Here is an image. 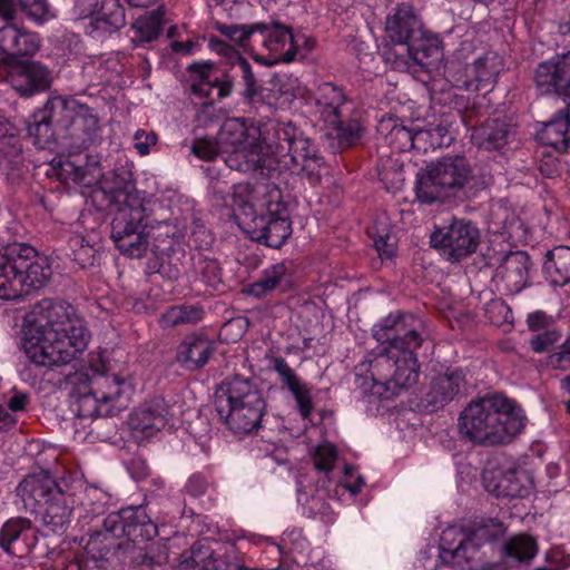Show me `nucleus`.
<instances>
[{"instance_id":"28","label":"nucleus","mask_w":570,"mask_h":570,"mask_svg":"<svg viewBox=\"0 0 570 570\" xmlns=\"http://www.w3.org/2000/svg\"><path fill=\"white\" fill-rule=\"evenodd\" d=\"M422 29V23L410 3L397 4L386 17L385 31L395 45H407Z\"/></svg>"},{"instance_id":"62","label":"nucleus","mask_w":570,"mask_h":570,"mask_svg":"<svg viewBox=\"0 0 570 570\" xmlns=\"http://www.w3.org/2000/svg\"><path fill=\"white\" fill-rule=\"evenodd\" d=\"M177 229L175 226L167 222L158 223L157 225V233L154 234V238L156 240H161L163 243H167L166 246L163 247V249H168L171 247L174 243V238L177 236Z\"/></svg>"},{"instance_id":"21","label":"nucleus","mask_w":570,"mask_h":570,"mask_svg":"<svg viewBox=\"0 0 570 570\" xmlns=\"http://www.w3.org/2000/svg\"><path fill=\"white\" fill-rule=\"evenodd\" d=\"M482 481L485 490L498 498H523L533 489L532 475L522 469L485 470Z\"/></svg>"},{"instance_id":"64","label":"nucleus","mask_w":570,"mask_h":570,"mask_svg":"<svg viewBox=\"0 0 570 570\" xmlns=\"http://www.w3.org/2000/svg\"><path fill=\"white\" fill-rule=\"evenodd\" d=\"M549 365L553 368L569 370L570 368V353L564 348H560L549 356Z\"/></svg>"},{"instance_id":"39","label":"nucleus","mask_w":570,"mask_h":570,"mask_svg":"<svg viewBox=\"0 0 570 570\" xmlns=\"http://www.w3.org/2000/svg\"><path fill=\"white\" fill-rule=\"evenodd\" d=\"M465 376L462 370H449L435 377L428 394V403L438 407L452 401L464 387Z\"/></svg>"},{"instance_id":"23","label":"nucleus","mask_w":570,"mask_h":570,"mask_svg":"<svg viewBox=\"0 0 570 570\" xmlns=\"http://www.w3.org/2000/svg\"><path fill=\"white\" fill-rule=\"evenodd\" d=\"M535 83L542 95L558 92L570 95V51L539 65Z\"/></svg>"},{"instance_id":"49","label":"nucleus","mask_w":570,"mask_h":570,"mask_svg":"<svg viewBox=\"0 0 570 570\" xmlns=\"http://www.w3.org/2000/svg\"><path fill=\"white\" fill-rule=\"evenodd\" d=\"M204 311L195 305H178L169 307L161 314L159 323L163 327H173L179 324H191L203 320Z\"/></svg>"},{"instance_id":"2","label":"nucleus","mask_w":570,"mask_h":570,"mask_svg":"<svg viewBox=\"0 0 570 570\" xmlns=\"http://www.w3.org/2000/svg\"><path fill=\"white\" fill-rule=\"evenodd\" d=\"M53 116L63 122L62 145L69 148V155L56 157L50 161L49 176L57 177L65 185L81 188L106 190L99 155H80L72 150L86 149L101 139V127L95 110L79 100L65 97H50Z\"/></svg>"},{"instance_id":"47","label":"nucleus","mask_w":570,"mask_h":570,"mask_svg":"<svg viewBox=\"0 0 570 570\" xmlns=\"http://www.w3.org/2000/svg\"><path fill=\"white\" fill-rule=\"evenodd\" d=\"M502 550L507 558L520 563H529L538 554L539 547L532 535L520 533L508 539Z\"/></svg>"},{"instance_id":"59","label":"nucleus","mask_w":570,"mask_h":570,"mask_svg":"<svg viewBox=\"0 0 570 570\" xmlns=\"http://www.w3.org/2000/svg\"><path fill=\"white\" fill-rule=\"evenodd\" d=\"M560 338V334L556 331H544L534 335L530 341L531 348L537 353L548 351Z\"/></svg>"},{"instance_id":"6","label":"nucleus","mask_w":570,"mask_h":570,"mask_svg":"<svg viewBox=\"0 0 570 570\" xmlns=\"http://www.w3.org/2000/svg\"><path fill=\"white\" fill-rule=\"evenodd\" d=\"M92 370V375L73 390L72 411L82 419L117 415L127 407L135 391L134 377L105 355Z\"/></svg>"},{"instance_id":"16","label":"nucleus","mask_w":570,"mask_h":570,"mask_svg":"<svg viewBox=\"0 0 570 570\" xmlns=\"http://www.w3.org/2000/svg\"><path fill=\"white\" fill-rule=\"evenodd\" d=\"M479 549L480 543L474 540L470 530L454 524L445 528L441 533L439 559L443 566L456 570H470Z\"/></svg>"},{"instance_id":"57","label":"nucleus","mask_w":570,"mask_h":570,"mask_svg":"<svg viewBox=\"0 0 570 570\" xmlns=\"http://www.w3.org/2000/svg\"><path fill=\"white\" fill-rule=\"evenodd\" d=\"M306 546L302 530L297 528L286 530L281 537V543L277 546L281 553L289 551H302Z\"/></svg>"},{"instance_id":"37","label":"nucleus","mask_w":570,"mask_h":570,"mask_svg":"<svg viewBox=\"0 0 570 570\" xmlns=\"http://www.w3.org/2000/svg\"><path fill=\"white\" fill-rule=\"evenodd\" d=\"M208 46L212 51L223 57L232 68H237L239 70L245 83L244 96L247 98L254 97L256 94V79L249 62L239 53V51L217 37H210Z\"/></svg>"},{"instance_id":"44","label":"nucleus","mask_w":570,"mask_h":570,"mask_svg":"<svg viewBox=\"0 0 570 570\" xmlns=\"http://www.w3.org/2000/svg\"><path fill=\"white\" fill-rule=\"evenodd\" d=\"M261 23L252 24H226L222 22L215 23V29L252 56L256 51L257 36Z\"/></svg>"},{"instance_id":"26","label":"nucleus","mask_w":570,"mask_h":570,"mask_svg":"<svg viewBox=\"0 0 570 570\" xmlns=\"http://www.w3.org/2000/svg\"><path fill=\"white\" fill-rule=\"evenodd\" d=\"M222 155L227 167L240 173H254L264 168L271 171L273 168L267 144L223 148Z\"/></svg>"},{"instance_id":"14","label":"nucleus","mask_w":570,"mask_h":570,"mask_svg":"<svg viewBox=\"0 0 570 570\" xmlns=\"http://www.w3.org/2000/svg\"><path fill=\"white\" fill-rule=\"evenodd\" d=\"M257 43H261L267 53L255 51L253 59L264 66L291 62L303 47L307 50L313 47V41L304 35H293L288 28L281 24L267 26L264 23H261Z\"/></svg>"},{"instance_id":"31","label":"nucleus","mask_w":570,"mask_h":570,"mask_svg":"<svg viewBox=\"0 0 570 570\" xmlns=\"http://www.w3.org/2000/svg\"><path fill=\"white\" fill-rule=\"evenodd\" d=\"M273 368L279 375L284 385L287 386L294 396L301 416L306 420L313 411V402L309 386L303 382L295 371L282 357H276Z\"/></svg>"},{"instance_id":"36","label":"nucleus","mask_w":570,"mask_h":570,"mask_svg":"<svg viewBox=\"0 0 570 570\" xmlns=\"http://www.w3.org/2000/svg\"><path fill=\"white\" fill-rule=\"evenodd\" d=\"M23 263L16 259L13 246L0 254V299H16L24 294L22 276L19 271Z\"/></svg>"},{"instance_id":"33","label":"nucleus","mask_w":570,"mask_h":570,"mask_svg":"<svg viewBox=\"0 0 570 570\" xmlns=\"http://www.w3.org/2000/svg\"><path fill=\"white\" fill-rule=\"evenodd\" d=\"M194 76L193 92L209 97L214 91L222 99L230 95L233 85L229 80H219L212 62H195L190 66Z\"/></svg>"},{"instance_id":"63","label":"nucleus","mask_w":570,"mask_h":570,"mask_svg":"<svg viewBox=\"0 0 570 570\" xmlns=\"http://www.w3.org/2000/svg\"><path fill=\"white\" fill-rule=\"evenodd\" d=\"M391 237L389 235L379 236L374 239V246L382 259L392 258L395 254L394 244L390 242Z\"/></svg>"},{"instance_id":"52","label":"nucleus","mask_w":570,"mask_h":570,"mask_svg":"<svg viewBox=\"0 0 570 570\" xmlns=\"http://www.w3.org/2000/svg\"><path fill=\"white\" fill-rule=\"evenodd\" d=\"M90 242L89 236L80 234L76 226L75 235L69 238V247L75 262L82 268L91 266L95 261L96 250Z\"/></svg>"},{"instance_id":"5","label":"nucleus","mask_w":570,"mask_h":570,"mask_svg":"<svg viewBox=\"0 0 570 570\" xmlns=\"http://www.w3.org/2000/svg\"><path fill=\"white\" fill-rule=\"evenodd\" d=\"M102 527L104 530L81 539L83 554L75 558L66 570H117L112 561L115 539L127 538L136 543L153 540L158 534L157 525L142 505L110 512Z\"/></svg>"},{"instance_id":"8","label":"nucleus","mask_w":570,"mask_h":570,"mask_svg":"<svg viewBox=\"0 0 570 570\" xmlns=\"http://www.w3.org/2000/svg\"><path fill=\"white\" fill-rule=\"evenodd\" d=\"M219 417L235 433H249L261 426L266 401L257 382L247 376L227 377L216 392Z\"/></svg>"},{"instance_id":"60","label":"nucleus","mask_w":570,"mask_h":570,"mask_svg":"<svg viewBox=\"0 0 570 570\" xmlns=\"http://www.w3.org/2000/svg\"><path fill=\"white\" fill-rule=\"evenodd\" d=\"M134 147L140 156L150 153L153 146L156 145L157 137L151 131L138 130L134 136Z\"/></svg>"},{"instance_id":"56","label":"nucleus","mask_w":570,"mask_h":570,"mask_svg":"<svg viewBox=\"0 0 570 570\" xmlns=\"http://www.w3.org/2000/svg\"><path fill=\"white\" fill-rule=\"evenodd\" d=\"M23 12L37 23L52 18L47 0H19Z\"/></svg>"},{"instance_id":"3","label":"nucleus","mask_w":570,"mask_h":570,"mask_svg":"<svg viewBox=\"0 0 570 570\" xmlns=\"http://www.w3.org/2000/svg\"><path fill=\"white\" fill-rule=\"evenodd\" d=\"M373 336L386 346L370 362L371 394L391 399L414 386L420 376L414 351L422 343L417 332L406 327L402 314L391 313L373 326Z\"/></svg>"},{"instance_id":"18","label":"nucleus","mask_w":570,"mask_h":570,"mask_svg":"<svg viewBox=\"0 0 570 570\" xmlns=\"http://www.w3.org/2000/svg\"><path fill=\"white\" fill-rule=\"evenodd\" d=\"M128 425L132 438L140 443L164 429L174 428L175 422L166 402L163 399H155L134 409Z\"/></svg>"},{"instance_id":"4","label":"nucleus","mask_w":570,"mask_h":570,"mask_svg":"<svg viewBox=\"0 0 570 570\" xmlns=\"http://www.w3.org/2000/svg\"><path fill=\"white\" fill-rule=\"evenodd\" d=\"M228 205L238 227L254 240L279 248L292 235L287 204L275 185L238 183Z\"/></svg>"},{"instance_id":"1","label":"nucleus","mask_w":570,"mask_h":570,"mask_svg":"<svg viewBox=\"0 0 570 570\" xmlns=\"http://www.w3.org/2000/svg\"><path fill=\"white\" fill-rule=\"evenodd\" d=\"M90 332L76 308L65 301L42 299L27 316L21 346L37 366H62L88 347Z\"/></svg>"},{"instance_id":"38","label":"nucleus","mask_w":570,"mask_h":570,"mask_svg":"<svg viewBox=\"0 0 570 570\" xmlns=\"http://www.w3.org/2000/svg\"><path fill=\"white\" fill-rule=\"evenodd\" d=\"M413 127L405 125L403 119L386 114L377 125V132L384 142L396 151H409L413 149Z\"/></svg>"},{"instance_id":"20","label":"nucleus","mask_w":570,"mask_h":570,"mask_svg":"<svg viewBox=\"0 0 570 570\" xmlns=\"http://www.w3.org/2000/svg\"><path fill=\"white\" fill-rule=\"evenodd\" d=\"M51 79L50 70L39 62L21 66L0 63V81H8L22 96H32L48 89Z\"/></svg>"},{"instance_id":"40","label":"nucleus","mask_w":570,"mask_h":570,"mask_svg":"<svg viewBox=\"0 0 570 570\" xmlns=\"http://www.w3.org/2000/svg\"><path fill=\"white\" fill-rule=\"evenodd\" d=\"M63 122L53 116L50 107V98L47 100L43 109L38 110L32 116V121L27 126L30 137L39 148H49L55 137L56 130H62Z\"/></svg>"},{"instance_id":"48","label":"nucleus","mask_w":570,"mask_h":570,"mask_svg":"<svg viewBox=\"0 0 570 570\" xmlns=\"http://www.w3.org/2000/svg\"><path fill=\"white\" fill-rule=\"evenodd\" d=\"M21 151L20 128L8 118L0 117V155L13 161Z\"/></svg>"},{"instance_id":"43","label":"nucleus","mask_w":570,"mask_h":570,"mask_svg":"<svg viewBox=\"0 0 570 570\" xmlns=\"http://www.w3.org/2000/svg\"><path fill=\"white\" fill-rule=\"evenodd\" d=\"M544 272L556 286L570 283V247L557 246L548 252L544 262Z\"/></svg>"},{"instance_id":"22","label":"nucleus","mask_w":570,"mask_h":570,"mask_svg":"<svg viewBox=\"0 0 570 570\" xmlns=\"http://www.w3.org/2000/svg\"><path fill=\"white\" fill-rule=\"evenodd\" d=\"M16 259L23 263L19 267L22 276L24 294L31 289L42 288L50 279L52 269L47 256L40 255L32 246L17 244L13 246Z\"/></svg>"},{"instance_id":"55","label":"nucleus","mask_w":570,"mask_h":570,"mask_svg":"<svg viewBox=\"0 0 570 570\" xmlns=\"http://www.w3.org/2000/svg\"><path fill=\"white\" fill-rule=\"evenodd\" d=\"M507 531L505 525L497 519H488L475 529L470 530L471 535L476 542L493 541L502 537Z\"/></svg>"},{"instance_id":"45","label":"nucleus","mask_w":570,"mask_h":570,"mask_svg":"<svg viewBox=\"0 0 570 570\" xmlns=\"http://www.w3.org/2000/svg\"><path fill=\"white\" fill-rule=\"evenodd\" d=\"M507 130L497 120H489L484 125L471 128L470 140L478 148L493 150L505 144Z\"/></svg>"},{"instance_id":"29","label":"nucleus","mask_w":570,"mask_h":570,"mask_svg":"<svg viewBox=\"0 0 570 570\" xmlns=\"http://www.w3.org/2000/svg\"><path fill=\"white\" fill-rule=\"evenodd\" d=\"M409 59L422 69L431 70L438 67L443 59L441 38L426 29L420 32L407 43Z\"/></svg>"},{"instance_id":"12","label":"nucleus","mask_w":570,"mask_h":570,"mask_svg":"<svg viewBox=\"0 0 570 570\" xmlns=\"http://www.w3.org/2000/svg\"><path fill=\"white\" fill-rule=\"evenodd\" d=\"M315 101L327 136L337 139L342 146L351 145L360 137L361 124L351 117L354 104L341 87L321 83L315 91Z\"/></svg>"},{"instance_id":"27","label":"nucleus","mask_w":570,"mask_h":570,"mask_svg":"<svg viewBox=\"0 0 570 570\" xmlns=\"http://www.w3.org/2000/svg\"><path fill=\"white\" fill-rule=\"evenodd\" d=\"M39 48L40 40L36 33L11 23L0 28V53L3 55L0 63H11L17 57L32 56Z\"/></svg>"},{"instance_id":"61","label":"nucleus","mask_w":570,"mask_h":570,"mask_svg":"<svg viewBox=\"0 0 570 570\" xmlns=\"http://www.w3.org/2000/svg\"><path fill=\"white\" fill-rule=\"evenodd\" d=\"M208 482L202 473H194L185 484V491L191 497H200L207 490Z\"/></svg>"},{"instance_id":"7","label":"nucleus","mask_w":570,"mask_h":570,"mask_svg":"<svg viewBox=\"0 0 570 570\" xmlns=\"http://www.w3.org/2000/svg\"><path fill=\"white\" fill-rule=\"evenodd\" d=\"M527 417L517 403L501 394L472 401L460 415V432L474 443L498 445L510 442L525 426Z\"/></svg>"},{"instance_id":"30","label":"nucleus","mask_w":570,"mask_h":570,"mask_svg":"<svg viewBox=\"0 0 570 570\" xmlns=\"http://www.w3.org/2000/svg\"><path fill=\"white\" fill-rule=\"evenodd\" d=\"M451 117L444 114L438 122L436 120L429 122L425 128L419 126L413 127V149L419 153H428L436 148L450 146L454 139L451 132Z\"/></svg>"},{"instance_id":"46","label":"nucleus","mask_w":570,"mask_h":570,"mask_svg":"<svg viewBox=\"0 0 570 570\" xmlns=\"http://www.w3.org/2000/svg\"><path fill=\"white\" fill-rule=\"evenodd\" d=\"M287 276V267L284 263L274 264L265 268L258 281L249 284L244 292L254 297H263L278 288Z\"/></svg>"},{"instance_id":"10","label":"nucleus","mask_w":570,"mask_h":570,"mask_svg":"<svg viewBox=\"0 0 570 570\" xmlns=\"http://www.w3.org/2000/svg\"><path fill=\"white\" fill-rule=\"evenodd\" d=\"M50 543L46 538L39 539L38 529L26 518L9 519L0 530V547L8 554L18 558L31 554L35 560L47 559L42 564L48 570H66L72 560L67 562V557L56 547L50 548Z\"/></svg>"},{"instance_id":"41","label":"nucleus","mask_w":570,"mask_h":570,"mask_svg":"<svg viewBox=\"0 0 570 570\" xmlns=\"http://www.w3.org/2000/svg\"><path fill=\"white\" fill-rule=\"evenodd\" d=\"M570 130V112L559 111L552 120L547 122L538 134L541 144L550 146L559 151L568 149Z\"/></svg>"},{"instance_id":"42","label":"nucleus","mask_w":570,"mask_h":570,"mask_svg":"<svg viewBox=\"0 0 570 570\" xmlns=\"http://www.w3.org/2000/svg\"><path fill=\"white\" fill-rule=\"evenodd\" d=\"M327 482L328 485L333 483L331 479ZM364 485V478L357 470L351 465H344L340 480L333 484V488L326 487L325 491L328 498L347 503L362 491Z\"/></svg>"},{"instance_id":"51","label":"nucleus","mask_w":570,"mask_h":570,"mask_svg":"<svg viewBox=\"0 0 570 570\" xmlns=\"http://www.w3.org/2000/svg\"><path fill=\"white\" fill-rule=\"evenodd\" d=\"M132 29L135 37L140 42H150L157 39L163 29V13L159 11L145 13L135 21Z\"/></svg>"},{"instance_id":"11","label":"nucleus","mask_w":570,"mask_h":570,"mask_svg":"<svg viewBox=\"0 0 570 570\" xmlns=\"http://www.w3.org/2000/svg\"><path fill=\"white\" fill-rule=\"evenodd\" d=\"M471 177L472 169L464 157H444L416 174V197L424 204L443 200L454 196Z\"/></svg>"},{"instance_id":"35","label":"nucleus","mask_w":570,"mask_h":570,"mask_svg":"<svg viewBox=\"0 0 570 570\" xmlns=\"http://www.w3.org/2000/svg\"><path fill=\"white\" fill-rule=\"evenodd\" d=\"M213 354V346L203 335H188L177 347L176 358L179 364L189 371L203 367Z\"/></svg>"},{"instance_id":"34","label":"nucleus","mask_w":570,"mask_h":570,"mask_svg":"<svg viewBox=\"0 0 570 570\" xmlns=\"http://www.w3.org/2000/svg\"><path fill=\"white\" fill-rule=\"evenodd\" d=\"M530 258L524 252L509 254L498 268L497 277L504 283V289L519 293L528 283Z\"/></svg>"},{"instance_id":"13","label":"nucleus","mask_w":570,"mask_h":570,"mask_svg":"<svg viewBox=\"0 0 570 570\" xmlns=\"http://www.w3.org/2000/svg\"><path fill=\"white\" fill-rule=\"evenodd\" d=\"M145 207L136 194L126 195L124 204L117 209L111 222V238L116 247L129 257H141L147 249V236L142 228Z\"/></svg>"},{"instance_id":"15","label":"nucleus","mask_w":570,"mask_h":570,"mask_svg":"<svg viewBox=\"0 0 570 570\" xmlns=\"http://www.w3.org/2000/svg\"><path fill=\"white\" fill-rule=\"evenodd\" d=\"M480 243V230L471 222L453 219L431 235V244L441 249L451 262H459L475 252Z\"/></svg>"},{"instance_id":"50","label":"nucleus","mask_w":570,"mask_h":570,"mask_svg":"<svg viewBox=\"0 0 570 570\" xmlns=\"http://www.w3.org/2000/svg\"><path fill=\"white\" fill-rule=\"evenodd\" d=\"M379 177L387 190L395 191L401 189L405 176L403 165L400 163L399 158L381 157Z\"/></svg>"},{"instance_id":"24","label":"nucleus","mask_w":570,"mask_h":570,"mask_svg":"<svg viewBox=\"0 0 570 570\" xmlns=\"http://www.w3.org/2000/svg\"><path fill=\"white\" fill-rule=\"evenodd\" d=\"M72 503V495L58 488L37 508L35 514L49 532L62 533L70 522Z\"/></svg>"},{"instance_id":"19","label":"nucleus","mask_w":570,"mask_h":570,"mask_svg":"<svg viewBox=\"0 0 570 570\" xmlns=\"http://www.w3.org/2000/svg\"><path fill=\"white\" fill-rule=\"evenodd\" d=\"M75 10L79 18H91L89 33L114 32L126 23V16L119 0H76Z\"/></svg>"},{"instance_id":"32","label":"nucleus","mask_w":570,"mask_h":570,"mask_svg":"<svg viewBox=\"0 0 570 570\" xmlns=\"http://www.w3.org/2000/svg\"><path fill=\"white\" fill-rule=\"evenodd\" d=\"M58 488L60 487L48 474L39 473L26 476L16 491L24 508L35 513Z\"/></svg>"},{"instance_id":"17","label":"nucleus","mask_w":570,"mask_h":570,"mask_svg":"<svg viewBox=\"0 0 570 570\" xmlns=\"http://www.w3.org/2000/svg\"><path fill=\"white\" fill-rule=\"evenodd\" d=\"M502 70V59L494 52H488L476 59L472 66L449 71V80L456 89L468 92L490 91Z\"/></svg>"},{"instance_id":"9","label":"nucleus","mask_w":570,"mask_h":570,"mask_svg":"<svg viewBox=\"0 0 570 570\" xmlns=\"http://www.w3.org/2000/svg\"><path fill=\"white\" fill-rule=\"evenodd\" d=\"M273 131L275 141L267 142L272 157V170L304 171L313 175L323 164L313 142L291 122L272 125L266 131Z\"/></svg>"},{"instance_id":"54","label":"nucleus","mask_w":570,"mask_h":570,"mask_svg":"<svg viewBox=\"0 0 570 570\" xmlns=\"http://www.w3.org/2000/svg\"><path fill=\"white\" fill-rule=\"evenodd\" d=\"M485 314L491 324L495 326L512 325L513 314L510 307L499 298L491 299L485 307Z\"/></svg>"},{"instance_id":"58","label":"nucleus","mask_w":570,"mask_h":570,"mask_svg":"<svg viewBox=\"0 0 570 570\" xmlns=\"http://www.w3.org/2000/svg\"><path fill=\"white\" fill-rule=\"evenodd\" d=\"M191 151L199 159L213 160L222 154V148L218 139L217 141H213L210 139L198 138L194 141Z\"/></svg>"},{"instance_id":"25","label":"nucleus","mask_w":570,"mask_h":570,"mask_svg":"<svg viewBox=\"0 0 570 570\" xmlns=\"http://www.w3.org/2000/svg\"><path fill=\"white\" fill-rule=\"evenodd\" d=\"M264 131L254 121L245 118H229L224 121L218 140L220 148L256 146L267 144Z\"/></svg>"},{"instance_id":"53","label":"nucleus","mask_w":570,"mask_h":570,"mask_svg":"<svg viewBox=\"0 0 570 570\" xmlns=\"http://www.w3.org/2000/svg\"><path fill=\"white\" fill-rule=\"evenodd\" d=\"M337 461L336 448L330 442L320 443L313 454V463L316 471L325 476L334 469Z\"/></svg>"}]
</instances>
